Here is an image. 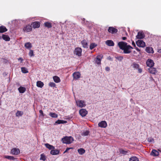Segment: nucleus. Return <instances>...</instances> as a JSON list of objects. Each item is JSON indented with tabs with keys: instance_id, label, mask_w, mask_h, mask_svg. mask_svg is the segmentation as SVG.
Masks as SVG:
<instances>
[{
	"instance_id": "f257e3e1",
	"label": "nucleus",
	"mask_w": 161,
	"mask_h": 161,
	"mask_svg": "<svg viewBox=\"0 0 161 161\" xmlns=\"http://www.w3.org/2000/svg\"><path fill=\"white\" fill-rule=\"evenodd\" d=\"M118 45L120 49L123 50L124 53H130L131 51L130 49L133 48L130 45H127V43L124 42H119L118 43Z\"/></svg>"
},
{
	"instance_id": "f03ea898",
	"label": "nucleus",
	"mask_w": 161,
	"mask_h": 161,
	"mask_svg": "<svg viewBox=\"0 0 161 161\" xmlns=\"http://www.w3.org/2000/svg\"><path fill=\"white\" fill-rule=\"evenodd\" d=\"M73 140V138L71 136H65L62 139V141L63 143L67 144L71 143Z\"/></svg>"
},
{
	"instance_id": "7ed1b4c3",
	"label": "nucleus",
	"mask_w": 161,
	"mask_h": 161,
	"mask_svg": "<svg viewBox=\"0 0 161 161\" xmlns=\"http://www.w3.org/2000/svg\"><path fill=\"white\" fill-rule=\"evenodd\" d=\"M76 103L78 106L81 108L84 107L86 105L85 102L81 100L76 101Z\"/></svg>"
},
{
	"instance_id": "20e7f679",
	"label": "nucleus",
	"mask_w": 161,
	"mask_h": 161,
	"mask_svg": "<svg viewBox=\"0 0 161 161\" xmlns=\"http://www.w3.org/2000/svg\"><path fill=\"white\" fill-rule=\"evenodd\" d=\"M82 49L81 48L78 47L75 49L74 54L80 57L81 55Z\"/></svg>"
},
{
	"instance_id": "39448f33",
	"label": "nucleus",
	"mask_w": 161,
	"mask_h": 161,
	"mask_svg": "<svg viewBox=\"0 0 161 161\" xmlns=\"http://www.w3.org/2000/svg\"><path fill=\"white\" fill-rule=\"evenodd\" d=\"M137 46L139 47H144L145 46V43L142 40H139L136 42Z\"/></svg>"
},
{
	"instance_id": "423d86ee",
	"label": "nucleus",
	"mask_w": 161,
	"mask_h": 161,
	"mask_svg": "<svg viewBox=\"0 0 161 161\" xmlns=\"http://www.w3.org/2000/svg\"><path fill=\"white\" fill-rule=\"evenodd\" d=\"M79 113L82 117H85L87 114V111L85 109H81L79 110Z\"/></svg>"
},
{
	"instance_id": "0eeeda50",
	"label": "nucleus",
	"mask_w": 161,
	"mask_h": 161,
	"mask_svg": "<svg viewBox=\"0 0 161 161\" xmlns=\"http://www.w3.org/2000/svg\"><path fill=\"white\" fill-rule=\"evenodd\" d=\"M147 65L150 67H153L154 65L153 61L150 59H148L146 62Z\"/></svg>"
},
{
	"instance_id": "6e6552de",
	"label": "nucleus",
	"mask_w": 161,
	"mask_h": 161,
	"mask_svg": "<svg viewBox=\"0 0 161 161\" xmlns=\"http://www.w3.org/2000/svg\"><path fill=\"white\" fill-rule=\"evenodd\" d=\"M11 153L14 155H17L20 153V150L19 149L14 148L11 152Z\"/></svg>"
},
{
	"instance_id": "1a4fd4ad",
	"label": "nucleus",
	"mask_w": 161,
	"mask_h": 161,
	"mask_svg": "<svg viewBox=\"0 0 161 161\" xmlns=\"http://www.w3.org/2000/svg\"><path fill=\"white\" fill-rule=\"evenodd\" d=\"M98 126L102 128H105L107 126V124L105 121H102L98 124Z\"/></svg>"
},
{
	"instance_id": "9d476101",
	"label": "nucleus",
	"mask_w": 161,
	"mask_h": 161,
	"mask_svg": "<svg viewBox=\"0 0 161 161\" xmlns=\"http://www.w3.org/2000/svg\"><path fill=\"white\" fill-rule=\"evenodd\" d=\"M145 37L144 34L142 32H138L136 37L137 39H141L144 38Z\"/></svg>"
},
{
	"instance_id": "9b49d317",
	"label": "nucleus",
	"mask_w": 161,
	"mask_h": 161,
	"mask_svg": "<svg viewBox=\"0 0 161 161\" xmlns=\"http://www.w3.org/2000/svg\"><path fill=\"white\" fill-rule=\"evenodd\" d=\"M108 31L111 33H115L117 32V30L114 27H110L108 28Z\"/></svg>"
},
{
	"instance_id": "f8f14e48",
	"label": "nucleus",
	"mask_w": 161,
	"mask_h": 161,
	"mask_svg": "<svg viewBox=\"0 0 161 161\" xmlns=\"http://www.w3.org/2000/svg\"><path fill=\"white\" fill-rule=\"evenodd\" d=\"M32 30V28L31 25H28L25 27L23 29L25 32H28L31 31Z\"/></svg>"
},
{
	"instance_id": "ddd939ff",
	"label": "nucleus",
	"mask_w": 161,
	"mask_h": 161,
	"mask_svg": "<svg viewBox=\"0 0 161 161\" xmlns=\"http://www.w3.org/2000/svg\"><path fill=\"white\" fill-rule=\"evenodd\" d=\"M73 75L74 79L76 80L80 78V74L79 72H75L73 74Z\"/></svg>"
},
{
	"instance_id": "4468645a",
	"label": "nucleus",
	"mask_w": 161,
	"mask_h": 161,
	"mask_svg": "<svg viewBox=\"0 0 161 161\" xmlns=\"http://www.w3.org/2000/svg\"><path fill=\"white\" fill-rule=\"evenodd\" d=\"M103 57V56L102 55H99L97 56V58L95 60L97 64H101V58Z\"/></svg>"
},
{
	"instance_id": "2eb2a0df",
	"label": "nucleus",
	"mask_w": 161,
	"mask_h": 161,
	"mask_svg": "<svg viewBox=\"0 0 161 161\" xmlns=\"http://www.w3.org/2000/svg\"><path fill=\"white\" fill-rule=\"evenodd\" d=\"M32 25L34 28H38L40 26V23L38 21H35L32 23Z\"/></svg>"
},
{
	"instance_id": "dca6fc26",
	"label": "nucleus",
	"mask_w": 161,
	"mask_h": 161,
	"mask_svg": "<svg viewBox=\"0 0 161 161\" xmlns=\"http://www.w3.org/2000/svg\"><path fill=\"white\" fill-rule=\"evenodd\" d=\"M150 154L151 155L154 156H158L159 155V153L156 150L153 149L152 150L150 153Z\"/></svg>"
},
{
	"instance_id": "f3484780",
	"label": "nucleus",
	"mask_w": 161,
	"mask_h": 161,
	"mask_svg": "<svg viewBox=\"0 0 161 161\" xmlns=\"http://www.w3.org/2000/svg\"><path fill=\"white\" fill-rule=\"evenodd\" d=\"M148 70L149 72L151 74H155L156 73V69L153 67H150L148 69Z\"/></svg>"
},
{
	"instance_id": "a211bd4d",
	"label": "nucleus",
	"mask_w": 161,
	"mask_h": 161,
	"mask_svg": "<svg viewBox=\"0 0 161 161\" xmlns=\"http://www.w3.org/2000/svg\"><path fill=\"white\" fill-rule=\"evenodd\" d=\"M105 43L107 45L109 46H113L114 45V43L111 40H108L106 41Z\"/></svg>"
},
{
	"instance_id": "6ab92c4d",
	"label": "nucleus",
	"mask_w": 161,
	"mask_h": 161,
	"mask_svg": "<svg viewBox=\"0 0 161 161\" xmlns=\"http://www.w3.org/2000/svg\"><path fill=\"white\" fill-rule=\"evenodd\" d=\"M81 44L82 45V47L85 48H88V45L86 40H83L81 42Z\"/></svg>"
},
{
	"instance_id": "aec40b11",
	"label": "nucleus",
	"mask_w": 161,
	"mask_h": 161,
	"mask_svg": "<svg viewBox=\"0 0 161 161\" xmlns=\"http://www.w3.org/2000/svg\"><path fill=\"white\" fill-rule=\"evenodd\" d=\"M146 51L149 53H153L154 51L153 48L152 47H147L146 49Z\"/></svg>"
},
{
	"instance_id": "412c9836",
	"label": "nucleus",
	"mask_w": 161,
	"mask_h": 161,
	"mask_svg": "<svg viewBox=\"0 0 161 161\" xmlns=\"http://www.w3.org/2000/svg\"><path fill=\"white\" fill-rule=\"evenodd\" d=\"M2 38L6 41H8L10 40V38L9 36L7 35L3 34L2 36Z\"/></svg>"
},
{
	"instance_id": "4be33fe9",
	"label": "nucleus",
	"mask_w": 161,
	"mask_h": 161,
	"mask_svg": "<svg viewBox=\"0 0 161 161\" xmlns=\"http://www.w3.org/2000/svg\"><path fill=\"white\" fill-rule=\"evenodd\" d=\"M59 152V151L58 150H54V149H52L51 150L50 152V153L51 154L53 155H55L58 154Z\"/></svg>"
},
{
	"instance_id": "5701e85b",
	"label": "nucleus",
	"mask_w": 161,
	"mask_h": 161,
	"mask_svg": "<svg viewBox=\"0 0 161 161\" xmlns=\"http://www.w3.org/2000/svg\"><path fill=\"white\" fill-rule=\"evenodd\" d=\"M46 147L50 150L54 149L55 147L51 145L48 143H46L45 144Z\"/></svg>"
},
{
	"instance_id": "b1692460",
	"label": "nucleus",
	"mask_w": 161,
	"mask_h": 161,
	"mask_svg": "<svg viewBox=\"0 0 161 161\" xmlns=\"http://www.w3.org/2000/svg\"><path fill=\"white\" fill-rule=\"evenodd\" d=\"M7 31V29L4 26H0V33H3Z\"/></svg>"
},
{
	"instance_id": "393cba45",
	"label": "nucleus",
	"mask_w": 161,
	"mask_h": 161,
	"mask_svg": "<svg viewBox=\"0 0 161 161\" xmlns=\"http://www.w3.org/2000/svg\"><path fill=\"white\" fill-rule=\"evenodd\" d=\"M43 85V83L41 81H38L36 82V86L42 88Z\"/></svg>"
},
{
	"instance_id": "a878e982",
	"label": "nucleus",
	"mask_w": 161,
	"mask_h": 161,
	"mask_svg": "<svg viewBox=\"0 0 161 161\" xmlns=\"http://www.w3.org/2000/svg\"><path fill=\"white\" fill-rule=\"evenodd\" d=\"M18 90L19 92L22 93H24L26 90V89L25 87L22 86H20L18 88Z\"/></svg>"
},
{
	"instance_id": "bb28decb",
	"label": "nucleus",
	"mask_w": 161,
	"mask_h": 161,
	"mask_svg": "<svg viewBox=\"0 0 161 161\" xmlns=\"http://www.w3.org/2000/svg\"><path fill=\"white\" fill-rule=\"evenodd\" d=\"M53 78L54 81H55V82L58 83L60 82V80L58 77L55 76H53Z\"/></svg>"
},
{
	"instance_id": "cd10ccee",
	"label": "nucleus",
	"mask_w": 161,
	"mask_h": 161,
	"mask_svg": "<svg viewBox=\"0 0 161 161\" xmlns=\"http://www.w3.org/2000/svg\"><path fill=\"white\" fill-rule=\"evenodd\" d=\"M67 122L66 121L58 119L56 121L55 123L58 124H60L66 123Z\"/></svg>"
},
{
	"instance_id": "c85d7f7f",
	"label": "nucleus",
	"mask_w": 161,
	"mask_h": 161,
	"mask_svg": "<svg viewBox=\"0 0 161 161\" xmlns=\"http://www.w3.org/2000/svg\"><path fill=\"white\" fill-rule=\"evenodd\" d=\"M44 25L45 27L48 28H50L52 27L51 24L48 22H46L44 23Z\"/></svg>"
},
{
	"instance_id": "c756f323",
	"label": "nucleus",
	"mask_w": 161,
	"mask_h": 161,
	"mask_svg": "<svg viewBox=\"0 0 161 161\" xmlns=\"http://www.w3.org/2000/svg\"><path fill=\"white\" fill-rule=\"evenodd\" d=\"M132 66L133 67V68L136 69H138L139 67V65L135 62L133 63Z\"/></svg>"
},
{
	"instance_id": "7c9ffc66",
	"label": "nucleus",
	"mask_w": 161,
	"mask_h": 161,
	"mask_svg": "<svg viewBox=\"0 0 161 161\" xmlns=\"http://www.w3.org/2000/svg\"><path fill=\"white\" fill-rule=\"evenodd\" d=\"M49 115L50 116L53 118H56L58 117V115L57 114L53 113H50Z\"/></svg>"
},
{
	"instance_id": "2f4dec72",
	"label": "nucleus",
	"mask_w": 161,
	"mask_h": 161,
	"mask_svg": "<svg viewBox=\"0 0 161 161\" xmlns=\"http://www.w3.org/2000/svg\"><path fill=\"white\" fill-rule=\"evenodd\" d=\"M78 152L80 154L82 155L85 153V151L84 149L81 148L78 149Z\"/></svg>"
},
{
	"instance_id": "473e14b6",
	"label": "nucleus",
	"mask_w": 161,
	"mask_h": 161,
	"mask_svg": "<svg viewBox=\"0 0 161 161\" xmlns=\"http://www.w3.org/2000/svg\"><path fill=\"white\" fill-rule=\"evenodd\" d=\"M129 161H139V160L136 157H132L130 158Z\"/></svg>"
},
{
	"instance_id": "72a5a7b5",
	"label": "nucleus",
	"mask_w": 161,
	"mask_h": 161,
	"mask_svg": "<svg viewBox=\"0 0 161 161\" xmlns=\"http://www.w3.org/2000/svg\"><path fill=\"white\" fill-rule=\"evenodd\" d=\"M23 114V112L17 111V113L16 114V116L19 117L21 116Z\"/></svg>"
},
{
	"instance_id": "f704fd0d",
	"label": "nucleus",
	"mask_w": 161,
	"mask_h": 161,
	"mask_svg": "<svg viewBox=\"0 0 161 161\" xmlns=\"http://www.w3.org/2000/svg\"><path fill=\"white\" fill-rule=\"evenodd\" d=\"M21 71L24 73H26L28 72L27 69L25 67L21 68Z\"/></svg>"
},
{
	"instance_id": "c9c22d12",
	"label": "nucleus",
	"mask_w": 161,
	"mask_h": 161,
	"mask_svg": "<svg viewBox=\"0 0 161 161\" xmlns=\"http://www.w3.org/2000/svg\"><path fill=\"white\" fill-rule=\"evenodd\" d=\"M25 46L27 48H30L31 47V44L30 42H27L25 43Z\"/></svg>"
},
{
	"instance_id": "e433bc0d",
	"label": "nucleus",
	"mask_w": 161,
	"mask_h": 161,
	"mask_svg": "<svg viewBox=\"0 0 161 161\" xmlns=\"http://www.w3.org/2000/svg\"><path fill=\"white\" fill-rule=\"evenodd\" d=\"M89 133V131L88 130L83 131L81 134V135L83 136H87Z\"/></svg>"
},
{
	"instance_id": "4c0bfd02",
	"label": "nucleus",
	"mask_w": 161,
	"mask_h": 161,
	"mask_svg": "<svg viewBox=\"0 0 161 161\" xmlns=\"http://www.w3.org/2000/svg\"><path fill=\"white\" fill-rule=\"evenodd\" d=\"M5 158L8 159L10 160H14L15 159V158L13 157L9 156H5Z\"/></svg>"
},
{
	"instance_id": "58836bf2",
	"label": "nucleus",
	"mask_w": 161,
	"mask_h": 161,
	"mask_svg": "<svg viewBox=\"0 0 161 161\" xmlns=\"http://www.w3.org/2000/svg\"><path fill=\"white\" fill-rule=\"evenodd\" d=\"M97 45L94 43H92L91 44L90 47V48L91 50L93 49Z\"/></svg>"
},
{
	"instance_id": "ea45409f",
	"label": "nucleus",
	"mask_w": 161,
	"mask_h": 161,
	"mask_svg": "<svg viewBox=\"0 0 161 161\" xmlns=\"http://www.w3.org/2000/svg\"><path fill=\"white\" fill-rule=\"evenodd\" d=\"M49 85L51 87H55L56 86L55 84L53 82H50L49 84Z\"/></svg>"
},
{
	"instance_id": "a19ab883",
	"label": "nucleus",
	"mask_w": 161,
	"mask_h": 161,
	"mask_svg": "<svg viewBox=\"0 0 161 161\" xmlns=\"http://www.w3.org/2000/svg\"><path fill=\"white\" fill-rule=\"evenodd\" d=\"M147 141L150 142H154V140L153 138H148L147 139Z\"/></svg>"
},
{
	"instance_id": "79ce46f5",
	"label": "nucleus",
	"mask_w": 161,
	"mask_h": 161,
	"mask_svg": "<svg viewBox=\"0 0 161 161\" xmlns=\"http://www.w3.org/2000/svg\"><path fill=\"white\" fill-rule=\"evenodd\" d=\"M116 58L118 59L120 61H121L123 59V57L122 56H119L115 57Z\"/></svg>"
},
{
	"instance_id": "37998d69",
	"label": "nucleus",
	"mask_w": 161,
	"mask_h": 161,
	"mask_svg": "<svg viewBox=\"0 0 161 161\" xmlns=\"http://www.w3.org/2000/svg\"><path fill=\"white\" fill-rule=\"evenodd\" d=\"M29 54L30 57L34 56V55L33 54V51L31 50H30Z\"/></svg>"
},
{
	"instance_id": "c03bdc74",
	"label": "nucleus",
	"mask_w": 161,
	"mask_h": 161,
	"mask_svg": "<svg viewBox=\"0 0 161 161\" xmlns=\"http://www.w3.org/2000/svg\"><path fill=\"white\" fill-rule=\"evenodd\" d=\"M40 159L41 160H42L44 161L45 159V156L43 155V154H41V158Z\"/></svg>"
},
{
	"instance_id": "a18cd8bd",
	"label": "nucleus",
	"mask_w": 161,
	"mask_h": 161,
	"mask_svg": "<svg viewBox=\"0 0 161 161\" xmlns=\"http://www.w3.org/2000/svg\"><path fill=\"white\" fill-rule=\"evenodd\" d=\"M120 152L121 153H122L123 154H125L127 153V151L123 150H120Z\"/></svg>"
},
{
	"instance_id": "49530a36",
	"label": "nucleus",
	"mask_w": 161,
	"mask_h": 161,
	"mask_svg": "<svg viewBox=\"0 0 161 161\" xmlns=\"http://www.w3.org/2000/svg\"><path fill=\"white\" fill-rule=\"evenodd\" d=\"M39 113L42 116V117H44L45 116V115L44 114L43 111L42 110H39Z\"/></svg>"
},
{
	"instance_id": "de8ad7c7",
	"label": "nucleus",
	"mask_w": 161,
	"mask_h": 161,
	"mask_svg": "<svg viewBox=\"0 0 161 161\" xmlns=\"http://www.w3.org/2000/svg\"><path fill=\"white\" fill-rule=\"evenodd\" d=\"M70 149V148H67L66 150L64 151V153H65L66 152H67L69 149Z\"/></svg>"
},
{
	"instance_id": "09e8293b",
	"label": "nucleus",
	"mask_w": 161,
	"mask_h": 161,
	"mask_svg": "<svg viewBox=\"0 0 161 161\" xmlns=\"http://www.w3.org/2000/svg\"><path fill=\"white\" fill-rule=\"evenodd\" d=\"M138 69V72L140 73H141L142 71V69H141L139 68Z\"/></svg>"
},
{
	"instance_id": "8fccbe9b",
	"label": "nucleus",
	"mask_w": 161,
	"mask_h": 161,
	"mask_svg": "<svg viewBox=\"0 0 161 161\" xmlns=\"http://www.w3.org/2000/svg\"><path fill=\"white\" fill-rule=\"evenodd\" d=\"M18 60L19 61H20V62L22 63V62L23 61V59L21 58H20L18 59Z\"/></svg>"
},
{
	"instance_id": "3c124183",
	"label": "nucleus",
	"mask_w": 161,
	"mask_h": 161,
	"mask_svg": "<svg viewBox=\"0 0 161 161\" xmlns=\"http://www.w3.org/2000/svg\"><path fill=\"white\" fill-rule=\"evenodd\" d=\"M105 69L107 71H109L110 70L109 68L108 67H106L105 68Z\"/></svg>"
},
{
	"instance_id": "603ef678",
	"label": "nucleus",
	"mask_w": 161,
	"mask_h": 161,
	"mask_svg": "<svg viewBox=\"0 0 161 161\" xmlns=\"http://www.w3.org/2000/svg\"><path fill=\"white\" fill-rule=\"evenodd\" d=\"M136 49L138 52H140V49L138 47H136Z\"/></svg>"
},
{
	"instance_id": "864d4df0",
	"label": "nucleus",
	"mask_w": 161,
	"mask_h": 161,
	"mask_svg": "<svg viewBox=\"0 0 161 161\" xmlns=\"http://www.w3.org/2000/svg\"><path fill=\"white\" fill-rule=\"evenodd\" d=\"M122 39L123 40H125L126 39V37H122Z\"/></svg>"
},
{
	"instance_id": "5fc2aeb1",
	"label": "nucleus",
	"mask_w": 161,
	"mask_h": 161,
	"mask_svg": "<svg viewBox=\"0 0 161 161\" xmlns=\"http://www.w3.org/2000/svg\"><path fill=\"white\" fill-rule=\"evenodd\" d=\"M158 52L159 53H161V49H160L158 50Z\"/></svg>"
},
{
	"instance_id": "6e6d98bb",
	"label": "nucleus",
	"mask_w": 161,
	"mask_h": 161,
	"mask_svg": "<svg viewBox=\"0 0 161 161\" xmlns=\"http://www.w3.org/2000/svg\"><path fill=\"white\" fill-rule=\"evenodd\" d=\"M132 45H133L134 46H136V45H135V43H134V42H132Z\"/></svg>"
},
{
	"instance_id": "4d7b16f0",
	"label": "nucleus",
	"mask_w": 161,
	"mask_h": 161,
	"mask_svg": "<svg viewBox=\"0 0 161 161\" xmlns=\"http://www.w3.org/2000/svg\"><path fill=\"white\" fill-rule=\"evenodd\" d=\"M130 101L131 102H132V101H133V99H130Z\"/></svg>"
},
{
	"instance_id": "13d9d810",
	"label": "nucleus",
	"mask_w": 161,
	"mask_h": 161,
	"mask_svg": "<svg viewBox=\"0 0 161 161\" xmlns=\"http://www.w3.org/2000/svg\"><path fill=\"white\" fill-rule=\"evenodd\" d=\"M2 38V37L0 36V39H1Z\"/></svg>"
},
{
	"instance_id": "bf43d9fd",
	"label": "nucleus",
	"mask_w": 161,
	"mask_h": 161,
	"mask_svg": "<svg viewBox=\"0 0 161 161\" xmlns=\"http://www.w3.org/2000/svg\"><path fill=\"white\" fill-rule=\"evenodd\" d=\"M158 150L160 152H161V151H160L159 150Z\"/></svg>"
}]
</instances>
